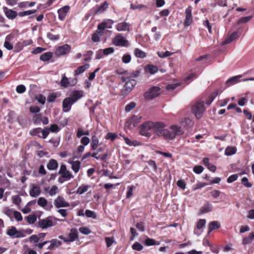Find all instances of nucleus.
I'll return each mask as SVG.
<instances>
[{
	"label": "nucleus",
	"instance_id": "nucleus-38",
	"mask_svg": "<svg viewBox=\"0 0 254 254\" xmlns=\"http://www.w3.org/2000/svg\"><path fill=\"white\" fill-rule=\"evenodd\" d=\"M135 56L139 58L143 59L146 57V53L139 49L136 48L134 50Z\"/></svg>",
	"mask_w": 254,
	"mask_h": 254
},
{
	"label": "nucleus",
	"instance_id": "nucleus-20",
	"mask_svg": "<svg viewBox=\"0 0 254 254\" xmlns=\"http://www.w3.org/2000/svg\"><path fill=\"white\" fill-rule=\"evenodd\" d=\"M3 9L6 16L9 19H14L18 14L16 11L9 9L6 7H3Z\"/></svg>",
	"mask_w": 254,
	"mask_h": 254
},
{
	"label": "nucleus",
	"instance_id": "nucleus-43",
	"mask_svg": "<svg viewBox=\"0 0 254 254\" xmlns=\"http://www.w3.org/2000/svg\"><path fill=\"white\" fill-rule=\"evenodd\" d=\"M36 10L32 9L27 11H24L22 12H20L18 13V15L20 17H23L27 15H29L32 14H34L36 12Z\"/></svg>",
	"mask_w": 254,
	"mask_h": 254
},
{
	"label": "nucleus",
	"instance_id": "nucleus-24",
	"mask_svg": "<svg viewBox=\"0 0 254 254\" xmlns=\"http://www.w3.org/2000/svg\"><path fill=\"white\" fill-rule=\"evenodd\" d=\"M144 70L146 72L149 73L151 74L156 73L158 70V67L152 64H148L145 66Z\"/></svg>",
	"mask_w": 254,
	"mask_h": 254
},
{
	"label": "nucleus",
	"instance_id": "nucleus-13",
	"mask_svg": "<svg viewBox=\"0 0 254 254\" xmlns=\"http://www.w3.org/2000/svg\"><path fill=\"white\" fill-rule=\"evenodd\" d=\"M74 103L69 97H66L64 99L62 103L63 111L64 112H68L71 108L72 105Z\"/></svg>",
	"mask_w": 254,
	"mask_h": 254
},
{
	"label": "nucleus",
	"instance_id": "nucleus-29",
	"mask_svg": "<svg viewBox=\"0 0 254 254\" xmlns=\"http://www.w3.org/2000/svg\"><path fill=\"white\" fill-rule=\"evenodd\" d=\"M70 164L71 165L72 170L75 173L78 172L80 167V162L78 161H71Z\"/></svg>",
	"mask_w": 254,
	"mask_h": 254
},
{
	"label": "nucleus",
	"instance_id": "nucleus-34",
	"mask_svg": "<svg viewBox=\"0 0 254 254\" xmlns=\"http://www.w3.org/2000/svg\"><path fill=\"white\" fill-rule=\"evenodd\" d=\"M99 140L95 135L92 136L91 147L92 150H95L98 145Z\"/></svg>",
	"mask_w": 254,
	"mask_h": 254
},
{
	"label": "nucleus",
	"instance_id": "nucleus-64",
	"mask_svg": "<svg viewBox=\"0 0 254 254\" xmlns=\"http://www.w3.org/2000/svg\"><path fill=\"white\" fill-rule=\"evenodd\" d=\"M206 224V220L205 219H200L197 223V228L201 229Z\"/></svg>",
	"mask_w": 254,
	"mask_h": 254
},
{
	"label": "nucleus",
	"instance_id": "nucleus-60",
	"mask_svg": "<svg viewBox=\"0 0 254 254\" xmlns=\"http://www.w3.org/2000/svg\"><path fill=\"white\" fill-rule=\"evenodd\" d=\"M36 99L38 101V102L44 105L46 101V98L44 96L42 95H38L36 97Z\"/></svg>",
	"mask_w": 254,
	"mask_h": 254
},
{
	"label": "nucleus",
	"instance_id": "nucleus-25",
	"mask_svg": "<svg viewBox=\"0 0 254 254\" xmlns=\"http://www.w3.org/2000/svg\"><path fill=\"white\" fill-rule=\"evenodd\" d=\"M220 227V224L218 221H214L211 222L208 225V234L215 229H218Z\"/></svg>",
	"mask_w": 254,
	"mask_h": 254
},
{
	"label": "nucleus",
	"instance_id": "nucleus-54",
	"mask_svg": "<svg viewBox=\"0 0 254 254\" xmlns=\"http://www.w3.org/2000/svg\"><path fill=\"white\" fill-rule=\"evenodd\" d=\"M49 131L52 132L57 133L60 131L59 127L56 124H53L51 125L50 128H49Z\"/></svg>",
	"mask_w": 254,
	"mask_h": 254
},
{
	"label": "nucleus",
	"instance_id": "nucleus-18",
	"mask_svg": "<svg viewBox=\"0 0 254 254\" xmlns=\"http://www.w3.org/2000/svg\"><path fill=\"white\" fill-rule=\"evenodd\" d=\"M6 234L12 238H21L23 237V235L21 232L18 231L14 227H12L8 230Z\"/></svg>",
	"mask_w": 254,
	"mask_h": 254
},
{
	"label": "nucleus",
	"instance_id": "nucleus-28",
	"mask_svg": "<svg viewBox=\"0 0 254 254\" xmlns=\"http://www.w3.org/2000/svg\"><path fill=\"white\" fill-rule=\"evenodd\" d=\"M58 164L55 159H51L47 165V168L50 170H55L57 169Z\"/></svg>",
	"mask_w": 254,
	"mask_h": 254
},
{
	"label": "nucleus",
	"instance_id": "nucleus-3",
	"mask_svg": "<svg viewBox=\"0 0 254 254\" xmlns=\"http://www.w3.org/2000/svg\"><path fill=\"white\" fill-rule=\"evenodd\" d=\"M130 78V77L126 75L121 77L122 81L126 82L122 90V92L126 94L130 92L136 84V81Z\"/></svg>",
	"mask_w": 254,
	"mask_h": 254
},
{
	"label": "nucleus",
	"instance_id": "nucleus-59",
	"mask_svg": "<svg viewBox=\"0 0 254 254\" xmlns=\"http://www.w3.org/2000/svg\"><path fill=\"white\" fill-rule=\"evenodd\" d=\"M49 132H50V131H49V128L46 127L45 128H44L43 129H42L40 137H42L43 138H46L48 136V134H49Z\"/></svg>",
	"mask_w": 254,
	"mask_h": 254
},
{
	"label": "nucleus",
	"instance_id": "nucleus-31",
	"mask_svg": "<svg viewBox=\"0 0 254 254\" xmlns=\"http://www.w3.org/2000/svg\"><path fill=\"white\" fill-rule=\"evenodd\" d=\"M218 94V90H215L214 92L211 93L206 100V104L207 105H210Z\"/></svg>",
	"mask_w": 254,
	"mask_h": 254
},
{
	"label": "nucleus",
	"instance_id": "nucleus-30",
	"mask_svg": "<svg viewBox=\"0 0 254 254\" xmlns=\"http://www.w3.org/2000/svg\"><path fill=\"white\" fill-rule=\"evenodd\" d=\"M108 2L107 1H104L102 4L98 6L96 10V13H102L108 8Z\"/></svg>",
	"mask_w": 254,
	"mask_h": 254
},
{
	"label": "nucleus",
	"instance_id": "nucleus-16",
	"mask_svg": "<svg viewBox=\"0 0 254 254\" xmlns=\"http://www.w3.org/2000/svg\"><path fill=\"white\" fill-rule=\"evenodd\" d=\"M70 9V6L65 5L58 10L59 19L62 21L64 20Z\"/></svg>",
	"mask_w": 254,
	"mask_h": 254
},
{
	"label": "nucleus",
	"instance_id": "nucleus-47",
	"mask_svg": "<svg viewBox=\"0 0 254 254\" xmlns=\"http://www.w3.org/2000/svg\"><path fill=\"white\" fill-rule=\"evenodd\" d=\"M12 202L17 205H20V204L21 202V198L18 195L13 196L12 197Z\"/></svg>",
	"mask_w": 254,
	"mask_h": 254
},
{
	"label": "nucleus",
	"instance_id": "nucleus-23",
	"mask_svg": "<svg viewBox=\"0 0 254 254\" xmlns=\"http://www.w3.org/2000/svg\"><path fill=\"white\" fill-rule=\"evenodd\" d=\"M172 132L174 134V138L177 135H180L184 133V131L180 127L176 125H172L170 127Z\"/></svg>",
	"mask_w": 254,
	"mask_h": 254
},
{
	"label": "nucleus",
	"instance_id": "nucleus-8",
	"mask_svg": "<svg viewBox=\"0 0 254 254\" xmlns=\"http://www.w3.org/2000/svg\"><path fill=\"white\" fill-rule=\"evenodd\" d=\"M186 17L184 22L185 27L190 26L192 22V7L188 6L185 10Z\"/></svg>",
	"mask_w": 254,
	"mask_h": 254
},
{
	"label": "nucleus",
	"instance_id": "nucleus-61",
	"mask_svg": "<svg viewBox=\"0 0 254 254\" xmlns=\"http://www.w3.org/2000/svg\"><path fill=\"white\" fill-rule=\"evenodd\" d=\"M131 61V56L129 54L124 55L122 57V61L125 64L129 63Z\"/></svg>",
	"mask_w": 254,
	"mask_h": 254
},
{
	"label": "nucleus",
	"instance_id": "nucleus-33",
	"mask_svg": "<svg viewBox=\"0 0 254 254\" xmlns=\"http://www.w3.org/2000/svg\"><path fill=\"white\" fill-rule=\"evenodd\" d=\"M236 147L234 146H228L225 150V154L226 156H230L235 154L236 152Z\"/></svg>",
	"mask_w": 254,
	"mask_h": 254
},
{
	"label": "nucleus",
	"instance_id": "nucleus-50",
	"mask_svg": "<svg viewBox=\"0 0 254 254\" xmlns=\"http://www.w3.org/2000/svg\"><path fill=\"white\" fill-rule=\"evenodd\" d=\"M143 248V246L138 242L134 243L132 246V249L137 251L142 250Z\"/></svg>",
	"mask_w": 254,
	"mask_h": 254
},
{
	"label": "nucleus",
	"instance_id": "nucleus-40",
	"mask_svg": "<svg viewBox=\"0 0 254 254\" xmlns=\"http://www.w3.org/2000/svg\"><path fill=\"white\" fill-rule=\"evenodd\" d=\"M89 188V186L88 185H82L78 188L77 193L79 194H82L87 191Z\"/></svg>",
	"mask_w": 254,
	"mask_h": 254
},
{
	"label": "nucleus",
	"instance_id": "nucleus-12",
	"mask_svg": "<svg viewBox=\"0 0 254 254\" xmlns=\"http://www.w3.org/2000/svg\"><path fill=\"white\" fill-rule=\"evenodd\" d=\"M71 49V47L68 44H64L57 48L55 55L57 56H63L68 53Z\"/></svg>",
	"mask_w": 254,
	"mask_h": 254
},
{
	"label": "nucleus",
	"instance_id": "nucleus-36",
	"mask_svg": "<svg viewBox=\"0 0 254 254\" xmlns=\"http://www.w3.org/2000/svg\"><path fill=\"white\" fill-rule=\"evenodd\" d=\"M10 36L7 35L5 37V40L3 44V46L5 48L7 49L8 50H11L13 49V45L10 43V42L8 41L10 40Z\"/></svg>",
	"mask_w": 254,
	"mask_h": 254
},
{
	"label": "nucleus",
	"instance_id": "nucleus-37",
	"mask_svg": "<svg viewBox=\"0 0 254 254\" xmlns=\"http://www.w3.org/2000/svg\"><path fill=\"white\" fill-rule=\"evenodd\" d=\"M61 85L64 88H66L70 86L69 80L65 75L63 76L61 79Z\"/></svg>",
	"mask_w": 254,
	"mask_h": 254
},
{
	"label": "nucleus",
	"instance_id": "nucleus-48",
	"mask_svg": "<svg viewBox=\"0 0 254 254\" xmlns=\"http://www.w3.org/2000/svg\"><path fill=\"white\" fill-rule=\"evenodd\" d=\"M26 219L29 224L34 223L37 219L36 216L34 215H30L26 217Z\"/></svg>",
	"mask_w": 254,
	"mask_h": 254
},
{
	"label": "nucleus",
	"instance_id": "nucleus-52",
	"mask_svg": "<svg viewBox=\"0 0 254 254\" xmlns=\"http://www.w3.org/2000/svg\"><path fill=\"white\" fill-rule=\"evenodd\" d=\"M141 71H142V69L141 68L137 69L136 70H134L132 72V73L130 74L129 77L136 78L140 75Z\"/></svg>",
	"mask_w": 254,
	"mask_h": 254
},
{
	"label": "nucleus",
	"instance_id": "nucleus-17",
	"mask_svg": "<svg viewBox=\"0 0 254 254\" xmlns=\"http://www.w3.org/2000/svg\"><path fill=\"white\" fill-rule=\"evenodd\" d=\"M54 204L57 208L69 206V204L65 201L64 199L61 196H58L55 200Z\"/></svg>",
	"mask_w": 254,
	"mask_h": 254
},
{
	"label": "nucleus",
	"instance_id": "nucleus-14",
	"mask_svg": "<svg viewBox=\"0 0 254 254\" xmlns=\"http://www.w3.org/2000/svg\"><path fill=\"white\" fill-rule=\"evenodd\" d=\"M240 35V33L238 31H235L229 35L226 39L222 43V45L230 43L235 40L238 39Z\"/></svg>",
	"mask_w": 254,
	"mask_h": 254
},
{
	"label": "nucleus",
	"instance_id": "nucleus-2",
	"mask_svg": "<svg viewBox=\"0 0 254 254\" xmlns=\"http://www.w3.org/2000/svg\"><path fill=\"white\" fill-rule=\"evenodd\" d=\"M58 221H59V219L53 216H48L45 218L39 219L38 222V227L42 229H46L56 225Z\"/></svg>",
	"mask_w": 254,
	"mask_h": 254
},
{
	"label": "nucleus",
	"instance_id": "nucleus-55",
	"mask_svg": "<svg viewBox=\"0 0 254 254\" xmlns=\"http://www.w3.org/2000/svg\"><path fill=\"white\" fill-rule=\"evenodd\" d=\"M57 97V94L55 93H52L48 96L47 101L50 103L54 102H55Z\"/></svg>",
	"mask_w": 254,
	"mask_h": 254
},
{
	"label": "nucleus",
	"instance_id": "nucleus-44",
	"mask_svg": "<svg viewBox=\"0 0 254 254\" xmlns=\"http://www.w3.org/2000/svg\"><path fill=\"white\" fill-rule=\"evenodd\" d=\"M41 131H42V128L38 127V128H34L32 130H30V133L32 135H37L40 137Z\"/></svg>",
	"mask_w": 254,
	"mask_h": 254
},
{
	"label": "nucleus",
	"instance_id": "nucleus-39",
	"mask_svg": "<svg viewBox=\"0 0 254 254\" xmlns=\"http://www.w3.org/2000/svg\"><path fill=\"white\" fill-rule=\"evenodd\" d=\"M37 204L41 207H45L48 204V201L45 198L40 197L37 200Z\"/></svg>",
	"mask_w": 254,
	"mask_h": 254
},
{
	"label": "nucleus",
	"instance_id": "nucleus-22",
	"mask_svg": "<svg viewBox=\"0 0 254 254\" xmlns=\"http://www.w3.org/2000/svg\"><path fill=\"white\" fill-rule=\"evenodd\" d=\"M130 25L126 22H123L116 25V29L118 31H128Z\"/></svg>",
	"mask_w": 254,
	"mask_h": 254
},
{
	"label": "nucleus",
	"instance_id": "nucleus-63",
	"mask_svg": "<svg viewBox=\"0 0 254 254\" xmlns=\"http://www.w3.org/2000/svg\"><path fill=\"white\" fill-rule=\"evenodd\" d=\"M135 107V103L134 102H130L126 106V111L128 112L132 110Z\"/></svg>",
	"mask_w": 254,
	"mask_h": 254
},
{
	"label": "nucleus",
	"instance_id": "nucleus-7",
	"mask_svg": "<svg viewBox=\"0 0 254 254\" xmlns=\"http://www.w3.org/2000/svg\"><path fill=\"white\" fill-rule=\"evenodd\" d=\"M160 88L159 87H152L145 92L144 96L147 99L154 98L160 94Z\"/></svg>",
	"mask_w": 254,
	"mask_h": 254
},
{
	"label": "nucleus",
	"instance_id": "nucleus-15",
	"mask_svg": "<svg viewBox=\"0 0 254 254\" xmlns=\"http://www.w3.org/2000/svg\"><path fill=\"white\" fill-rule=\"evenodd\" d=\"M83 96V91L82 90H74L70 94V97H68L69 98L71 99V100L75 103L78 100H79Z\"/></svg>",
	"mask_w": 254,
	"mask_h": 254
},
{
	"label": "nucleus",
	"instance_id": "nucleus-53",
	"mask_svg": "<svg viewBox=\"0 0 254 254\" xmlns=\"http://www.w3.org/2000/svg\"><path fill=\"white\" fill-rule=\"evenodd\" d=\"M193 171L195 173L199 174L203 172V167L201 165L195 166L193 167Z\"/></svg>",
	"mask_w": 254,
	"mask_h": 254
},
{
	"label": "nucleus",
	"instance_id": "nucleus-11",
	"mask_svg": "<svg viewBox=\"0 0 254 254\" xmlns=\"http://www.w3.org/2000/svg\"><path fill=\"white\" fill-rule=\"evenodd\" d=\"M29 190V195L32 197H37L40 195L41 193L40 187L37 184H32L30 185Z\"/></svg>",
	"mask_w": 254,
	"mask_h": 254
},
{
	"label": "nucleus",
	"instance_id": "nucleus-4",
	"mask_svg": "<svg viewBox=\"0 0 254 254\" xmlns=\"http://www.w3.org/2000/svg\"><path fill=\"white\" fill-rule=\"evenodd\" d=\"M165 125L163 123V127L156 131V135L162 136L165 140H172L174 139V134L172 131L164 129Z\"/></svg>",
	"mask_w": 254,
	"mask_h": 254
},
{
	"label": "nucleus",
	"instance_id": "nucleus-51",
	"mask_svg": "<svg viewBox=\"0 0 254 254\" xmlns=\"http://www.w3.org/2000/svg\"><path fill=\"white\" fill-rule=\"evenodd\" d=\"M253 18L252 16L243 17L240 19L238 22V23H246L250 21Z\"/></svg>",
	"mask_w": 254,
	"mask_h": 254
},
{
	"label": "nucleus",
	"instance_id": "nucleus-35",
	"mask_svg": "<svg viewBox=\"0 0 254 254\" xmlns=\"http://www.w3.org/2000/svg\"><path fill=\"white\" fill-rule=\"evenodd\" d=\"M212 206L211 204L207 202L201 209V212L205 213L212 211Z\"/></svg>",
	"mask_w": 254,
	"mask_h": 254
},
{
	"label": "nucleus",
	"instance_id": "nucleus-42",
	"mask_svg": "<svg viewBox=\"0 0 254 254\" xmlns=\"http://www.w3.org/2000/svg\"><path fill=\"white\" fill-rule=\"evenodd\" d=\"M254 239V232L250 234L248 237L244 238L243 240V244L247 245L251 243V242Z\"/></svg>",
	"mask_w": 254,
	"mask_h": 254
},
{
	"label": "nucleus",
	"instance_id": "nucleus-32",
	"mask_svg": "<svg viewBox=\"0 0 254 254\" xmlns=\"http://www.w3.org/2000/svg\"><path fill=\"white\" fill-rule=\"evenodd\" d=\"M53 57V53L51 52H47L42 54L40 56V59L43 62L49 61Z\"/></svg>",
	"mask_w": 254,
	"mask_h": 254
},
{
	"label": "nucleus",
	"instance_id": "nucleus-27",
	"mask_svg": "<svg viewBox=\"0 0 254 254\" xmlns=\"http://www.w3.org/2000/svg\"><path fill=\"white\" fill-rule=\"evenodd\" d=\"M89 64H85L83 65L78 67L74 71V75L77 76L83 73L86 69L89 67Z\"/></svg>",
	"mask_w": 254,
	"mask_h": 254
},
{
	"label": "nucleus",
	"instance_id": "nucleus-56",
	"mask_svg": "<svg viewBox=\"0 0 254 254\" xmlns=\"http://www.w3.org/2000/svg\"><path fill=\"white\" fill-rule=\"evenodd\" d=\"M238 178V175L237 174L232 175L227 178V182L228 183H232L236 181Z\"/></svg>",
	"mask_w": 254,
	"mask_h": 254
},
{
	"label": "nucleus",
	"instance_id": "nucleus-45",
	"mask_svg": "<svg viewBox=\"0 0 254 254\" xmlns=\"http://www.w3.org/2000/svg\"><path fill=\"white\" fill-rule=\"evenodd\" d=\"M172 54H173V53H171L169 51H166L165 52H157V55L159 57H160L161 58H167L168 57H169L170 56H171Z\"/></svg>",
	"mask_w": 254,
	"mask_h": 254
},
{
	"label": "nucleus",
	"instance_id": "nucleus-9",
	"mask_svg": "<svg viewBox=\"0 0 254 254\" xmlns=\"http://www.w3.org/2000/svg\"><path fill=\"white\" fill-rule=\"evenodd\" d=\"M59 173L64 179V181H68L74 177L71 173L66 170L65 165H61Z\"/></svg>",
	"mask_w": 254,
	"mask_h": 254
},
{
	"label": "nucleus",
	"instance_id": "nucleus-41",
	"mask_svg": "<svg viewBox=\"0 0 254 254\" xmlns=\"http://www.w3.org/2000/svg\"><path fill=\"white\" fill-rule=\"evenodd\" d=\"M144 244L147 246L160 245L159 242L156 243L155 240L149 238L145 240Z\"/></svg>",
	"mask_w": 254,
	"mask_h": 254
},
{
	"label": "nucleus",
	"instance_id": "nucleus-58",
	"mask_svg": "<svg viewBox=\"0 0 254 254\" xmlns=\"http://www.w3.org/2000/svg\"><path fill=\"white\" fill-rule=\"evenodd\" d=\"M79 231L81 233L84 235H88L91 233L90 229L85 227H80Z\"/></svg>",
	"mask_w": 254,
	"mask_h": 254
},
{
	"label": "nucleus",
	"instance_id": "nucleus-5",
	"mask_svg": "<svg viewBox=\"0 0 254 254\" xmlns=\"http://www.w3.org/2000/svg\"><path fill=\"white\" fill-rule=\"evenodd\" d=\"M205 111L203 105V102H197L192 107V111L196 118L198 119H200Z\"/></svg>",
	"mask_w": 254,
	"mask_h": 254
},
{
	"label": "nucleus",
	"instance_id": "nucleus-26",
	"mask_svg": "<svg viewBox=\"0 0 254 254\" xmlns=\"http://www.w3.org/2000/svg\"><path fill=\"white\" fill-rule=\"evenodd\" d=\"M78 238V232L75 229H71L70 233L68 234V240L69 242L75 241Z\"/></svg>",
	"mask_w": 254,
	"mask_h": 254
},
{
	"label": "nucleus",
	"instance_id": "nucleus-19",
	"mask_svg": "<svg viewBox=\"0 0 254 254\" xmlns=\"http://www.w3.org/2000/svg\"><path fill=\"white\" fill-rule=\"evenodd\" d=\"M242 77L241 75L233 76L228 79L225 83L227 87L231 86L240 81V79Z\"/></svg>",
	"mask_w": 254,
	"mask_h": 254
},
{
	"label": "nucleus",
	"instance_id": "nucleus-6",
	"mask_svg": "<svg viewBox=\"0 0 254 254\" xmlns=\"http://www.w3.org/2000/svg\"><path fill=\"white\" fill-rule=\"evenodd\" d=\"M141 119L142 117L140 115H133L126 122L125 126L129 128H132L141 122Z\"/></svg>",
	"mask_w": 254,
	"mask_h": 254
},
{
	"label": "nucleus",
	"instance_id": "nucleus-62",
	"mask_svg": "<svg viewBox=\"0 0 254 254\" xmlns=\"http://www.w3.org/2000/svg\"><path fill=\"white\" fill-rule=\"evenodd\" d=\"M85 214L87 217L95 218L96 215L94 212L90 210H86Z\"/></svg>",
	"mask_w": 254,
	"mask_h": 254
},
{
	"label": "nucleus",
	"instance_id": "nucleus-21",
	"mask_svg": "<svg viewBox=\"0 0 254 254\" xmlns=\"http://www.w3.org/2000/svg\"><path fill=\"white\" fill-rule=\"evenodd\" d=\"M114 22L111 19H108L107 21H104L98 25V29L100 30H103L106 28H111Z\"/></svg>",
	"mask_w": 254,
	"mask_h": 254
},
{
	"label": "nucleus",
	"instance_id": "nucleus-1",
	"mask_svg": "<svg viewBox=\"0 0 254 254\" xmlns=\"http://www.w3.org/2000/svg\"><path fill=\"white\" fill-rule=\"evenodd\" d=\"M163 127L162 122H153L147 121L144 123L140 127V133L142 135L150 137L151 133L150 131H152L156 135V131Z\"/></svg>",
	"mask_w": 254,
	"mask_h": 254
},
{
	"label": "nucleus",
	"instance_id": "nucleus-57",
	"mask_svg": "<svg viewBox=\"0 0 254 254\" xmlns=\"http://www.w3.org/2000/svg\"><path fill=\"white\" fill-rule=\"evenodd\" d=\"M13 215L14 216L15 219L17 221H22V216L21 214L19 212H18L17 211L14 210Z\"/></svg>",
	"mask_w": 254,
	"mask_h": 254
},
{
	"label": "nucleus",
	"instance_id": "nucleus-10",
	"mask_svg": "<svg viewBox=\"0 0 254 254\" xmlns=\"http://www.w3.org/2000/svg\"><path fill=\"white\" fill-rule=\"evenodd\" d=\"M114 44L117 46H127L128 41L121 34L117 35L113 40Z\"/></svg>",
	"mask_w": 254,
	"mask_h": 254
},
{
	"label": "nucleus",
	"instance_id": "nucleus-46",
	"mask_svg": "<svg viewBox=\"0 0 254 254\" xmlns=\"http://www.w3.org/2000/svg\"><path fill=\"white\" fill-rule=\"evenodd\" d=\"M47 38L51 41H57L60 39V35H54L50 32H48L47 34Z\"/></svg>",
	"mask_w": 254,
	"mask_h": 254
},
{
	"label": "nucleus",
	"instance_id": "nucleus-49",
	"mask_svg": "<svg viewBox=\"0 0 254 254\" xmlns=\"http://www.w3.org/2000/svg\"><path fill=\"white\" fill-rule=\"evenodd\" d=\"M242 184L247 188H251L252 187V184L249 182L248 179L247 177H244L242 179Z\"/></svg>",
	"mask_w": 254,
	"mask_h": 254
}]
</instances>
